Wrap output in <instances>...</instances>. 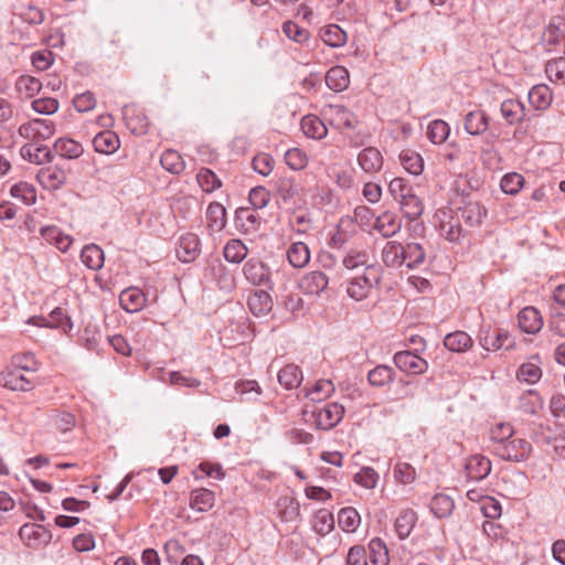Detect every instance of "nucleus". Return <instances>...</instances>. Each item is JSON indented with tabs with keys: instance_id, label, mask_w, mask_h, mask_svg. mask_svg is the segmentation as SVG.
<instances>
[{
	"instance_id": "obj_1",
	"label": "nucleus",
	"mask_w": 565,
	"mask_h": 565,
	"mask_svg": "<svg viewBox=\"0 0 565 565\" xmlns=\"http://www.w3.org/2000/svg\"><path fill=\"white\" fill-rule=\"evenodd\" d=\"M381 267L369 265L363 271L350 278L347 286L348 296L356 301L366 299L371 291L379 286L381 280Z\"/></svg>"
},
{
	"instance_id": "obj_2",
	"label": "nucleus",
	"mask_w": 565,
	"mask_h": 565,
	"mask_svg": "<svg viewBox=\"0 0 565 565\" xmlns=\"http://www.w3.org/2000/svg\"><path fill=\"white\" fill-rule=\"evenodd\" d=\"M532 445L523 438H510L507 443L494 446V452L503 460L523 461L529 458Z\"/></svg>"
},
{
	"instance_id": "obj_3",
	"label": "nucleus",
	"mask_w": 565,
	"mask_h": 565,
	"mask_svg": "<svg viewBox=\"0 0 565 565\" xmlns=\"http://www.w3.org/2000/svg\"><path fill=\"white\" fill-rule=\"evenodd\" d=\"M344 415V407L338 403H328L321 407H316L311 416L318 429L328 430L337 426Z\"/></svg>"
},
{
	"instance_id": "obj_4",
	"label": "nucleus",
	"mask_w": 565,
	"mask_h": 565,
	"mask_svg": "<svg viewBox=\"0 0 565 565\" xmlns=\"http://www.w3.org/2000/svg\"><path fill=\"white\" fill-rule=\"evenodd\" d=\"M480 345L487 351L500 349L510 350L514 347V340L507 330L481 328L479 337Z\"/></svg>"
},
{
	"instance_id": "obj_5",
	"label": "nucleus",
	"mask_w": 565,
	"mask_h": 565,
	"mask_svg": "<svg viewBox=\"0 0 565 565\" xmlns=\"http://www.w3.org/2000/svg\"><path fill=\"white\" fill-rule=\"evenodd\" d=\"M393 361L402 372L408 374L418 375L428 370V362L409 350L396 352Z\"/></svg>"
},
{
	"instance_id": "obj_6",
	"label": "nucleus",
	"mask_w": 565,
	"mask_h": 565,
	"mask_svg": "<svg viewBox=\"0 0 565 565\" xmlns=\"http://www.w3.org/2000/svg\"><path fill=\"white\" fill-rule=\"evenodd\" d=\"M0 385L20 392H29L34 387L33 382L11 363L0 373Z\"/></svg>"
},
{
	"instance_id": "obj_7",
	"label": "nucleus",
	"mask_w": 565,
	"mask_h": 565,
	"mask_svg": "<svg viewBox=\"0 0 565 565\" xmlns=\"http://www.w3.org/2000/svg\"><path fill=\"white\" fill-rule=\"evenodd\" d=\"M20 539L32 548H39L46 545L52 540L51 532L43 525L26 523L19 530Z\"/></svg>"
},
{
	"instance_id": "obj_8",
	"label": "nucleus",
	"mask_w": 565,
	"mask_h": 565,
	"mask_svg": "<svg viewBox=\"0 0 565 565\" xmlns=\"http://www.w3.org/2000/svg\"><path fill=\"white\" fill-rule=\"evenodd\" d=\"M245 278L255 286L270 287V271L268 267L260 260L250 258L243 267Z\"/></svg>"
},
{
	"instance_id": "obj_9",
	"label": "nucleus",
	"mask_w": 565,
	"mask_h": 565,
	"mask_svg": "<svg viewBox=\"0 0 565 565\" xmlns=\"http://www.w3.org/2000/svg\"><path fill=\"white\" fill-rule=\"evenodd\" d=\"M177 257L182 263H191L196 259L201 253V242L196 234L185 233L180 236L177 247Z\"/></svg>"
},
{
	"instance_id": "obj_10",
	"label": "nucleus",
	"mask_w": 565,
	"mask_h": 565,
	"mask_svg": "<svg viewBox=\"0 0 565 565\" xmlns=\"http://www.w3.org/2000/svg\"><path fill=\"white\" fill-rule=\"evenodd\" d=\"M373 228L384 238H391L402 230V218L394 212L385 211L374 221Z\"/></svg>"
},
{
	"instance_id": "obj_11",
	"label": "nucleus",
	"mask_w": 565,
	"mask_h": 565,
	"mask_svg": "<svg viewBox=\"0 0 565 565\" xmlns=\"http://www.w3.org/2000/svg\"><path fill=\"white\" fill-rule=\"evenodd\" d=\"M36 180L44 189L55 191L66 182V173L56 166H50L39 170Z\"/></svg>"
},
{
	"instance_id": "obj_12",
	"label": "nucleus",
	"mask_w": 565,
	"mask_h": 565,
	"mask_svg": "<svg viewBox=\"0 0 565 565\" xmlns=\"http://www.w3.org/2000/svg\"><path fill=\"white\" fill-rule=\"evenodd\" d=\"M465 469L470 480L480 481L490 475L491 461L483 455H473L467 459Z\"/></svg>"
},
{
	"instance_id": "obj_13",
	"label": "nucleus",
	"mask_w": 565,
	"mask_h": 565,
	"mask_svg": "<svg viewBox=\"0 0 565 565\" xmlns=\"http://www.w3.org/2000/svg\"><path fill=\"white\" fill-rule=\"evenodd\" d=\"M30 323L40 327L60 328L64 332L70 331L73 328L71 319L64 313L63 309L55 308L49 318L44 317H32L29 320Z\"/></svg>"
},
{
	"instance_id": "obj_14",
	"label": "nucleus",
	"mask_w": 565,
	"mask_h": 565,
	"mask_svg": "<svg viewBox=\"0 0 565 565\" xmlns=\"http://www.w3.org/2000/svg\"><path fill=\"white\" fill-rule=\"evenodd\" d=\"M490 118L481 109H475L466 114L463 118L465 131L471 136H480L487 131Z\"/></svg>"
},
{
	"instance_id": "obj_15",
	"label": "nucleus",
	"mask_w": 565,
	"mask_h": 565,
	"mask_svg": "<svg viewBox=\"0 0 565 565\" xmlns=\"http://www.w3.org/2000/svg\"><path fill=\"white\" fill-rule=\"evenodd\" d=\"M381 259L388 268L397 269L404 266L403 244L397 241L386 242L381 252Z\"/></svg>"
},
{
	"instance_id": "obj_16",
	"label": "nucleus",
	"mask_w": 565,
	"mask_h": 565,
	"mask_svg": "<svg viewBox=\"0 0 565 565\" xmlns=\"http://www.w3.org/2000/svg\"><path fill=\"white\" fill-rule=\"evenodd\" d=\"M521 330L529 334L539 332L543 327L541 313L534 307H525L518 315Z\"/></svg>"
},
{
	"instance_id": "obj_17",
	"label": "nucleus",
	"mask_w": 565,
	"mask_h": 565,
	"mask_svg": "<svg viewBox=\"0 0 565 565\" xmlns=\"http://www.w3.org/2000/svg\"><path fill=\"white\" fill-rule=\"evenodd\" d=\"M426 249L417 242H407L403 244V258H405L404 266L408 269H415L423 266L426 262Z\"/></svg>"
},
{
	"instance_id": "obj_18",
	"label": "nucleus",
	"mask_w": 565,
	"mask_h": 565,
	"mask_svg": "<svg viewBox=\"0 0 565 565\" xmlns=\"http://www.w3.org/2000/svg\"><path fill=\"white\" fill-rule=\"evenodd\" d=\"M119 302L125 311L138 312L146 303V296L139 288L130 287L121 291Z\"/></svg>"
},
{
	"instance_id": "obj_19",
	"label": "nucleus",
	"mask_w": 565,
	"mask_h": 565,
	"mask_svg": "<svg viewBox=\"0 0 565 565\" xmlns=\"http://www.w3.org/2000/svg\"><path fill=\"white\" fill-rule=\"evenodd\" d=\"M329 279L322 271L315 270L306 274L299 284V287L309 295H318L327 289Z\"/></svg>"
},
{
	"instance_id": "obj_20",
	"label": "nucleus",
	"mask_w": 565,
	"mask_h": 565,
	"mask_svg": "<svg viewBox=\"0 0 565 565\" xmlns=\"http://www.w3.org/2000/svg\"><path fill=\"white\" fill-rule=\"evenodd\" d=\"M41 236L62 253H66L73 243V238L63 233L57 226L50 225L41 228Z\"/></svg>"
},
{
	"instance_id": "obj_21",
	"label": "nucleus",
	"mask_w": 565,
	"mask_h": 565,
	"mask_svg": "<svg viewBox=\"0 0 565 565\" xmlns=\"http://www.w3.org/2000/svg\"><path fill=\"white\" fill-rule=\"evenodd\" d=\"M362 170L366 173L380 171L383 167V156L379 149L367 147L363 149L358 157Z\"/></svg>"
},
{
	"instance_id": "obj_22",
	"label": "nucleus",
	"mask_w": 565,
	"mask_h": 565,
	"mask_svg": "<svg viewBox=\"0 0 565 565\" xmlns=\"http://www.w3.org/2000/svg\"><path fill=\"white\" fill-rule=\"evenodd\" d=\"M235 221L244 233H254L262 224L259 214L255 209L249 207L238 209L235 213Z\"/></svg>"
},
{
	"instance_id": "obj_23",
	"label": "nucleus",
	"mask_w": 565,
	"mask_h": 565,
	"mask_svg": "<svg viewBox=\"0 0 565 565\" xmlns=\"http://www.w3.org/2000/svg\"><path fill=\"white\" fill-rule=\"evenodd\" d=\"M21 156L35 164H44L51 162L53 153L47 146L28 143L21 148Z\"/></svg>"
},
{
	"instance_id": "obj_24",
	"label": "nucleus",
	"mask_w": 565,
	"mask_h": 565,
	"mask_svg": "<svg viewBox=\"0 0 565 565\" xmlns=\"http://www.w3.org/2000/svg\"><path fill=\"white\" fill-rule=\"evenodd\" d=\"M529 103L536 110L547 109L553 100V94L550 87L545 84L533 86L529 92Z\"/></svg>"
},
{
	"instance_id": "obj_25",
	"label": "nucleus",
	"mask_w": 565,
	"mask_h": 565,
	"mask_svg": "<svg viewBox=\"0 0 565 565\" xmlns=\"http://www.w3.org/2000/svg\"><path fill=\"white\" fill-rule=\"evenodd\" d=\"M93 146L97 152L111 154L117 151L120 146V141L114 131L104 130L94 137Z\"/></svg>"
},
{
	"instance_id": "obj_26",
	"label": "nucleus",
	"mask_w": 565,
	"mask_h": 565,
	"mask_svg": "<svg viewBox=\"0 0 565 565\" xmlns=\"http://www.w3.org/2000/svg\"><path fill=\"white\" fill-rule=\"evenodd\" d=\"M397 203L401 212L411 221L418 218L424 212V204L414 191L399 199Z\"/></svg>"
},
{
	"instance_id": "obj_27",
	"label": "nucleus",
	"mask_w": 565,
	"mask_h": 565,
	"mask_svg": "<svg viewBox=\"0 0 565 565\" xmlns=\"http://www.w3.org/2000/svg\"><path fill=\"white\" fill-rule=\"evenodd\" d=\"M327 86L334 92H342L350 84L349 72L343 66H333L326 74Z\"/></svg>"
},
{
	"instance_id": "obj_28",
	"label": "nucleus",
	"mask_w": 565,
	"mask_h": 565,
	"mask_svg": "<svg viewBox=\"0 0 565 565\" xmlns=\"http://www.w3.org/2000/svg\"><path fill=\"white\" fill-rule=\"evenodd\" d=\"M247 305L254 316H264L271 310L273 299L267 291L258 290L248 297Z\"/></svg>"
},
{
	"instance_id": "obj_29",
	"label": "nucleus",
	"mask_w": 565,
	"mask_h": 565,
	"mask_svg": "<svg viewBox=\"0 0 565 565\" xmlns=\"http://www.w3.org/2000/svg\"><path fill=\"white\" fill-rule=\"evenodd\" d=\"M542 39L548 46L559 44L565 39V22L563 19L559 17L554 18L545 28Z\"/></svg>"
},
{
	"instance_id": "obj_30",
	"label": "nucleus",
	"mask_w": 565,
	"mask_h": 565,
	"mask_svg": "<svg viewBox=\"0 0 565 565\" xmlns=\"http://www.w3.org/2000/svg\"><path fill=\"white\" fill-rule=\"evenodd\" d=\"M207 226L213 232H221L226 224V210L218 202H212L206 209Z\"/></svg>"
},
{
	"instance_id": "obj_31",
	"label": "nucleus",
	"mask_w": 565,
	"mask_h": 565,
	"mask_svg": "<svg viewBox=\"0 0 565 565\" xmlns=\"http://www.w3.org/2000/svg\"><path fill=\"white\" fill-rule=\"evenodd\" d=\"M215 501L214 492L200 488L191 492L190 507L199 512H205L213 508Z\"/></svg>"
},
{
	"instance_id": "obj_32",
	"label": "nucleus",
	"mask_w": 565,
	"mask_h": 565,
	"mask_svg": "<svg viewBox=\"0 0 565 565\" xmlns=\"http://www.w3.org/2000/svg\"><path fill=\"white\" fill-rule=\"evenodd\" d=\"M500 111L502 117L510 125L520 122L525 116L524 105L515 99H507L501 104Z\"/></svg>"
},
{
	"instance_id": "obj_33",
	"label": "nucleus",
	"mask_w": 565,
	"mask_h": 565,
	"mask_svg": "<svg viewBox=\"0 0 565 565\" xmlns=\"http://www.w3.org/2000/svg\"><path fill=\"white\" fill-rule=\"evenodd\" d=\"M539 355H533L530 361L523 363L518 371V379L529 384H534L542 377V370L539 365Z\"/></svg>"
},
{
	"instance_id": "obj_34",
	"label": "nucleus",
	"mask_w": 565,
	"mask_h": 565,
	"mask_svg": "<svg viewBox=\"0 0 565 565\" xmlns=\"http://www.w3.org/2000/svg\"><path fill=\"white\" fill-rule=\"evenodd\" d=\"M289 264L295 268L305 267L310 260V250L302 242H296L287 250Z\"/></svg>"
},
{
	"instance_id": "obj_35",
	"label": "nucleus",
	"mask_w": 565,
	"mask_h": 565,
	"mask_svg": "<svg viewBox=\"0 0 565 565\" xmlns=\"http://www.w3.org/2000/svg\"><path fill=\"white\" fill-rule=\"evenodd\" d=\"M81 259L87 268L98 270L104 264V252L96 244H89L82 249Z\"/></svg>"
},
{
	"instance_id": "obj_36",
	"label": "nucleus",
	"mask_w": 565,
	"mask_h": 565,
	"mask_svg": "<svg viewBox=\"0 0 565 565\" xmlns=\"http://www.w3.org/2000/svg\"><path fill=\"white\" fill-rule=\"evenodd\" d=\"M471 337L463 331L448 333L444 339V345L452 352H463L472 347Z\"/></svg>"
},
{
	"instance_id": "obj_37",
	"label": "nucleus",
	"mask_w": 565,
	"mask_h": 565,
	"mask_svg": "<svg viewBox=\"0 0 565 565\" xmlns=\"http://www.w3.org/2000/svg\"><path fill=\"white\" fill-rule=\"evenodd\" d=\"M54 151L65 159H77L83 152V146L68 138H60L54 143Z\"/></svg>"
},
{
	"instance_id": "obj_38",
	"label": "nucleus",
	"mask_w": 565,
	"mask_h": 565,
	"mask_svg": "<svg viewBox=\"0 0 565 565\" xmlns=\"http://www.w3.org/2000/svg\"><path fill=\"white\" fill-rule=\"evenodd\" d=\"M301 129L307 137L313 139H321L328 132L326 125L315 115H307L301 119Z\"/></svg>"
},
{
	"instance_id": "obj_39",
	"label": "nucleus",
	"mask_w": 565,
	"mask_h": 565,
	"mask_svg": "<svg viewBox=\"0 0 565 565\" xmlns=\"http://www.w3.org/2000/svg\"><path fill=\"white\" fill-rule=\"evenodd\" d=\"M429 508L436 518L443 519L451 514L455 502L449 495L438 493L433 497Z\"/></svg>"
},
{
	"instance_id": "obj_40",
	"label": "nucleus",
	"mask_w": 565,
	"mask_h": 565,
	"mask_svg": "<svg viewBox=\"0 0 565 565\" xmlns=\"http://www.w3.org/2000/svg\"><path fill=\"white\" fill-rule=\"evenodd\" d=\"M417 522V514L413 510L401 512L395 521V531L401 540H405L412 533Z\"/></svg>"
},
{
	"instance_id": "obj_41",
	"label": "nucleus",
	"mask_w": 565,
	"mask_h": 565,
	"mask_svg": "<svg viewBox=\"0 0 565 565\" xmlns=\"http://www.w3.org/2000/svg\"><path fill=\"white\" fill-rule=\"evenodd\" d=\"M302 381V372L295 364H288L278 372V382L288 390L298 387Z\"/></svg>"
},
{
	"instance_id": "obj_42",
	"label": "nucleus",
	"mask_w": 565,
	"mask_h": 565,
	"mask_svg": "<svg viewBox=\"0 0 565 565\" xmlns=\"http://www.w3.org/2000/svg\"><path fill=\"white\" fill-rule=\"evenodd\" d=\"M274 188L277 195L282 201H289L298 195L299 188L292 177H279L274 181Z\"/></svg>"
},
{
	"instance_id": "obj_43",
	"label": "nucleus",
	"mask_w": 565,
	"mask_h": 565,
	"mask_svg": "<svg viewBox=\"0 0 565 565\" xmlns=\"http://www.w3.org/2000/svg\"><path fill=\"white\" fill-rule=\"evenodd\" d=\"M320 36L331 47L343 46L347 42V33L338 24H329L321 29Z\"/></svg>"
},
{
	"instance_id": "obj_44",
	"label": "nucleus",
	"mask_w": 565,
	"mask_h": 565,
	"mask_svg": "<svg viewBox=\"0 0 565 565\" xmlns=\"http://www.w3.org/2000/svg\"><path fill=\"white\" fill-rule=\"evenodd\" d=\"M395 372L391 366L377 365L367 373V381L374 387H382L394 380Z\"/></svg>"
},
{
	"instance_id": "obj_45",
	"label": "nucleus",
	"mask_w": 565,
	"mask_h": 565,
	"mask_svg": "<svg viewBox=\"0 0 565 565\" xmlns=\"http://www.w3.org/2000/svg\"><path fill=\"white\" fill-rule=\"evenodd\" d=\"M399 160L404 169L411 174L418 175L423 172L424 161L419 153L413 150H403Z\"/></svg>"
},
{
	"instance_id": "obj_46",
	"label": "nucleus",
	"mask_w": 565,
	"mask_h": 565,
	"mask_svg": "<svg viewBox=\"0 0 565 565\" xmlns=\"http://www.w3.org/2000/svg\"><path fill=\"white\" fill-rule=\"evenodd\" d=\"M329 114L332 116L333 120L339 127L352 129L356 124L354 114L342 105L329 106Z\"/></svg>"
},
{
	"instance_id": "obj_47",
	"label": "nucleus",
	"mask_w": 565,
	"mask_h": 565,
	"mask_svg": "<svg viewBox=\"0 0 565 565\" xmlns=\"http://www.w3.org/2000/svg\"><path fill=\"white\" fill-rule=\"evenodd\" d=\"M461 218L469 225H478L482 222L486 216V209L478 202H468L460 209Z\"/></svg>"
},
{
	"instance_id": "obj_48",
	"label": "nucleus",
	"mask_w": 565,
	"mask_h": 565,
	"mask_svg": "<svg viewBox=\"0 0 565 565\" xmlns=\"http://www.w3.org/2000/svg\"><path fill=\"white\" fill-rule=\"evenodd\" d=\"M360 521L361 519L358 511L351 507L341 509L338 514L339 526L348 533L354 532L359 526Z\"/></svg>"
},
{
	"instance_id": "obj_49",
	"label": "nucleus",
	"mask_w": 565,
	"mask_h": 565,
	"mask_svg": "<svg viewBox=\"0 0 565 565\" xmlns=\"http://www.w3.org/2000/svg\"><path fill=\"white\" fill-rule=\"evenodd\" d=\"M160 163L167 171L179 174L184 168L185 163L179 152L174 150H166L160 158Z\"/></svg>"
},
{
	"instance_id": "obj_50",
	"label": "nucleus",
	"mask_w": 565,
	"mask_h": 565,
	"mask_svg": "<svg viewBox=\"0 0 565 565\" xmlns=\"http://www.w3.org/2000/svg\"><path fill=\"white\" fill-rule=\"evenodd\" d=\"M369 550L373 565H388V550L381 539H372L369 543Z\"/></svg>"
},
{
	"instance_id": "obj_51",
	"label": "nucleus",
	"mask_w": 565,
	"mask_h": 565,
	"mask_svg": "<svg viewBox=\"0 0 565 565\" xmlns=\"http://www.w3.org/2000/svg\"><path fill=\"white\" fill-rule=\"evenodd\" d=\"M10 193L14 199L20 200L26 205H32L36 201V190L28 182H19L14 184L11 188Z\"/></svg>"
},
{
	"instance_id": "obj_52",
	"label": "nucleus",
	"mask_w": 565,
	"mask_h": 565,
	"mask_svg": "<svg viewBox=\"0 0 565 565\" xmlns=\"http://www.w3.org/2000/svg\"><path fill=\"white\" fill-rule=\"evenodd\" d=\"M519 408L525 414L534 415L542 408V399L536 392L526 391L519 397Z\"/></svg>"
},
{
	"instance_id": "obj_53",
	"label": "nucleus",
	"mask_w": 565,
	"mask_h": 565,
	"mask_svg": "<svg viewBox=\"0 0 565 565\" xmlns=\"http://www.w3.org/2000/svg\"><path fill=\"white\" fill-rule=\"evenodd\" d=\"M224 258L231 263H241L247 255V247L241 239H231L224 247Z\"/></svg>"
},
{
	"instance_id": "obj_54",
	"label": "nucleus",
	"mask_w": 565,
	"mask_h": 565,
	"mask_svg": "<svg viewBox=\"0 0 565 565\" xmlns=\"http://www.w3.org/2000/svg\"><path fill=\"white\" fill-rule=\"evenodd\" d=\"M449 131L450 129L446 121L436 119L428 125L427 137L433 143L440 145L448 138Z\"/></svg>"
},
{
	"instance_id": "obj_55",
	"label": "nucleus",
	"mask_w": 565,
	"mask_h": 565,
	"mask_svg": "<svg viewBox=\"0 0 565 565\" xmlns=\"http://www.w3.org/2000/svg\"><path fill=\"white\" fill-rule=\"evenodd\" d=\"M440 235L450 243H458L463 236L462 227L458 220L450 217L449 221H443L439 226Z\"/></svg>"
},
{
	"instance_id": "obj_56",
	"label": "nucleus",
	"mask_w": 565,
	"mask_h": 565,
	"mask_svg": "<svg viewBox=\"0 0 565 565\" xmlns=\"http://www.w3.org/2000/svg\"><path fill=\"white\" fill-rule=\"evenodd\" d=\"M196 180L202 188V190L206 193H212L213 191L221 188L222 182L220 178L210 169L202 168L198 175Z\"/></svg>"
},
{
	"instance_id": "obj_57",
	"label": "nucleus",
	"mask_w": 565,
	"mask_h": 565,
	"mask_svg": "<svg viewBox=\"0 0 565 565\" xmlns=\"http://www.w3.org/2000/svg\"><path fill=\"white\" fill-rule=\"evenodd\" d=\"M333 527V514L326 509L319 510L315 515L313 530L320 535H326L330 533Z\"/></svg>"
},
{
	"instance_id": "obj_58",
	"label": "nucleus",
	"mask_w": 565,
	"mask_h": 565,
	"mask_svg": "<svg viewBox=\"0 0 565 565\" xmlns=\"http://www.w3.org/2000/svg\"><path fill=\"white\" fill-rule=\"evenodd\" d=\"M15 86L20 94L32 97L41 90L42 83L33 76L22 75L18 78Z\"/></svg>"
},
{
	"instance_id": "obj_59",
	"label": "nucleus",
	"mask_w": 565,
	"mask_h": 565,
	"mask_svg": "<svg viewBox=\"0 0 565 565\" xmlns=\"http://www.w3.org/2000/svg\"><path fill=\"white\" fill-rule=\"evenodd\" d=\"M369 254L365 250L350 249L342 259V265L350 270L360 266H369Z\"/></svg>"
},
{
	"instance_id": "obj_60",
	"label": "nucleus",
	"mask_w": 565,
	"mask_h": 565,
	"mask_svg": "<svg viewBox=\"0 0 565 565\" xmlns=\"http://www.w3.org/2000/svg\"><path fill=\"white\" fill-rule=\"evenodd\" d=\"M286 164L295 171L302 170L307 163V154L299 148H291L285 153Z\"/></svg>"
},
{
	"instance_id": "obj_61",
	"label": "nucleus",
	"mask_w": 565,
	"mask_h": 565,
	"mask_svg": "<svg viewBox=\"0 0 565 565\" xmlns=\"http://www.w3.org/2000/svg\"><path fill=\"white\" fill-rule=\"evenodd\" d=\"M524 179L519 173H507L500 182V186L502 191L507 194L514 195L516 194L523 186Z\"/></svg>"
},
{
	"instance_id": "obj_62",
	"label": "nucleus",
	"mask_w": 565,
	"mask_h": 565,
	"mask_svg": "<svg viewBox=\"0 0 565 565\" xmlns=\"http://www.w3.org/2000/svg\"><path fill=\"white\" fill-rule=\"evenodd\" d=\"M282 32L285 35L297 42V43H305L309 40V31L299 26L297 23L292 21H287L282 24Z\"/></svg>"
},
{
	"instance_id": "obj_63",
	"label": "nucleus",
	"mask_w": 565,
	"mask_h": 565,
	"mask_svg": "<svg viewBox=\"0 0 565 565\" xmlns=\"http://www.w3.org/2000/svg\"><path fill=\"white\" fill-rule=\"evenodd\" d=\"M545 72L551 81L565 82V57L548 61L545 66Z\"/></svg>"
},
{
	"instance_id": "obj_64",
	"label": "nucleus",
	"mask_w": 565,
	"mask_h": 565,
	"mask_svg": "<svg viewBox=\"0 0 565 565\" xmlns=\"http://www.w3.org/2000/svg\"><path fill=\"white\" fill-rule=\"evenodd\" d=\"M333 392L334 385L330 380H319L308 393V396L312 401H321L329 397Z\"/></svg>"
}]
</instances>
